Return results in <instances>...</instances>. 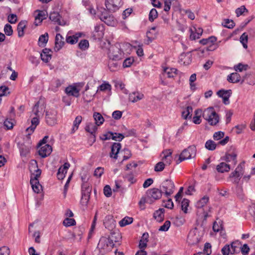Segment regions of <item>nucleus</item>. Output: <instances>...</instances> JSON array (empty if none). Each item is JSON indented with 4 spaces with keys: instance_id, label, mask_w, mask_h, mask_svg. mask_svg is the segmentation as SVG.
Wrapping results in <instances>:
<instances>
[{
    "instance_id": "nucleus-10",
    "label": "nucleus",
    "mask_w": 255,
    "mask_h": 255,
    "mask_svg": "<svg viewBox=\"0 0 255 255\" xmlns=\"http://www.w3.org/2000/svg\"><path fill=\"white\" fill-rule=\"evenodd\" d=\"M38 146L39 147L38 150L39 155L42 158H45L49 156L52 151V147L49 144H45Z\"/></svg>"
},
{
    "instance_id": "nucleus-59",
    "label": "nucleus",
    "mask_w": 255,
    "mask_h": 255,
    "mask_svg": "<svg viewBox=\"0 0 255 255\" xmlns=\"http://www.w3.org/2000/svg\"><path fill=\"white\" fill-rule=\"evenodd\" d=\"M4 31L6 35L11 36L13 33L12 26L9 24H5L4 27Z\"/></svg>"
},
{
    "instance_id": "nucleus-52",
    "label": "nucleus",
    "mask_w": 255,
    "mask_h": 255,
    "mask_svg": "<svg viewBox=\"0 0 255 255\" xmlns=\"http://www.w3.org/2000/svg\"><path fill=\"white\" fill-rule=\"evenodd\" d=\"M189 204V200L187 199L184 198L181 202V209L185 213H187Z\"/></svg>"
},
{
    "instance_id": "nucleus-15",
    "label": "nucleus",
    "mask_w": 255,
    "mask_h": 255,
    "mask_svg": "<svg viewBox=\"0 0 255 255\" xmlns=\"http://www.w3.org/2000/svg\"><path fill=\"white\" fill-rule=\"evenodd\" d=\"M50 19L60 25H64L65 22L61 19V16L58 12H51L49 14Z\"/></svg>"
},
{
    "instance_id": "nucleus-62",
    "label": "nucleus",
    "mask_w": 255,
    "mask_h": 255,
    "mask_svg": "<svg viewBox=\"0 0 255 255\" xmlns=\"http://www.w3.org/2000/svg\"><path fill=\"white\" fill-rule=\"evenodd\" d=\"M170 222L169 221H166L164 224L160 227L159 229V231H167L170 226Z\"/></svg>"
},
{
    "instance_id": "nucleus-4",
    "label": "nucleus",
    "mask_w": 255,
    "mask_h": 255,
    "mask_svg": "<svg viewBox=\"0 0 255 255\" xmlns=\"http://www.w3.org/2000/svg\"><path fill=\"white\" fill-rule=\"evenodd\" d=\"M146 194V202L148 203L151 204L154 201L161 198L162 192L161 191V189L153 188L148 190L147 191Z\"/></svg>"
},
{
    "instance_id": "nucleus-50",
    "label": "nucleus",
    "mask_w": 255,
    "mask_h": 255,
    "mask_svg": "<svg viewBox=\"0 0 255 255\" xmlns=\"http://www.w3.org/2000/svg\"><path fill=\"white\" fill-rule=\"evenodd\" d=\"M168 165L166 162L164 163L163 161L158 162L154 166V170L156 172H160L163 170L165 166Z\"/></svg>"
},
{
    "instance_id": "nucleus-63",
    "label": "nucleus",
    "mask_w": 255,
    "mask_h": 255,
    "mask_svg": "<svg viewBox=\"0 0 255 255\" xmlns=\"http://www.w3.org/2000/svg\"><path fill=\"white\" fill-rule=\"evenodd\" d=\"M14 124L12 120L6 119L4 122V126L6 129H11L13 128Z\"/></svg>"
},
{
    "instance_id": "nucleus-42",
    "label": "nucleus",
    "mask_w": 255,
    "mask_h": 255,
    "mask_svg": "<svg viewBox=\"0 0 255 255\" xmlns=\"http://www.w3.org/2000/svg\"><path fill=\"white\" fill-rule=\"evenodd\" d=\"M133 222V218L129 217H126L119 222L121 227H124L130 224Z\"/></svg>"
},
{
    "instance_id": "nucleus-8",
    "label": "nucleus",
    "mask_w": 255,
    "mask_h": 255,
    "mask_svg": "<svg viewBox=\"0 0 255 255\" xmlns=\"http://www.w3.org/2000/svg\"><path fill=\"white\" fill-rule=\"evenodd\" d=\"M41 175V172L37 171L35 176L30 178V183L32 188L35 193H39L42 190V186L40 184L38 178Z\"/></svg>"
},
{
    "instance_id": "nucleus-46",
    "label": "nucleus",
    "mask_w": 255,
    "mask_h": 255,
    "mask_svg": "<svg viewBox=\"0 0 255 255\" xmlns=\"http://www.w3.org/2000/svg\"><path fill=\"white\" fill-rule=\"evenodd\" d=\"M216 146L217 144L216 143L212 140H207L205 145V147L209 150H215L216 148Z\"/></svg>"
},
{
    "instance_id": "nucleus-58",
    "label": "nucleus",
    "mask_w": 255,
    "mask_h": 255,
    "mask_svg": "<svg viewBox=\"0 0 255 255\" xmlns=\"http://www.w3.org/2000/svg\"><path fill=\"white\" fill-rule=\"evenodd\" d=\"M221 252L223 255H229L230 254L233 255L230 248V245L228 244H227L224 246V247L221 250Z\"/></svg>"
},
{
    "instance_id": "nucleus-38",
    "label": "nucleus",
    "mask_w": 255,
    "mask_h": 255,
    "mask_svg": "<svg viewBox=\"0 0 255 255\" xmlns=\"http://www.w3.org/2000/svg\"><path fill=\"white\" fill-rule=\"evenodd\" d=\"M119 66V64L118 61L109 59L108 67L111 71L114 72L117 71L118 69Z\"/></svg>"
},
{
    "instance_id": "nucleus-11",
    "label": "nucleus",
    "mask_w": 255,
    "mask_h": 255,
    "mask_svg": "<svg viewBox=\"0 0 255 255\" xmlns=\"http://www.w3.org/2000/svg\"><path fill=\"white\" fill-rule=\"evenodd\" d=\"M57 112L55 110L47 111L46 113V121L47 123L50 126H53L56 123Z\"/></svg>"
},
{
    "instance_id": "nucleus-22",
    "label": "nucleus",
    "mask_w": 255,
    "mask_h": 255,
    "mask_svg": "<svg viewBox=\"0 0 255 255\" xmlns=\"http://www.w3.org/2000/svg\"><path fill=\"white\" fill-rule=\"evenodd\" d=\"M121 148V144L118 142H115L112 146L110 156L115 159L117 158V154Z\"/></svg>"
},
{
    "instance_id": "nucleus-25",
    "label": "nucleus",
    "mask_w": 255,
    "mask_h": 255,
    "mask_svg": "<svg viewBox=\"0 0 255 255\" xmlns=\"http://www.w3.org/2000/svg\"><path fill=\"white\" fill-rule=\"evenodd\" d=\"M21 156H26L29 152L30 147L29 145H25L23 143H17Z\"/></svg>"
},
{
    "instance_id": "nucleus-34",
    "label": "nucleus",
    "mask_w": 255,
    "mask_h": 255,
    "mask_svg": "<svg viewBox=\"0 0 255 255\" xmlns=\"http://www.w3.org/2000/svg\"><path fill=\"white\" fill-rule=\"evenodd\" d=\"M82 199L85 200V202L87 204L90 198V193L91 191V189L88 187H85V190H84V185H82Z\"/></svg>"
},
{
    "instance_id": "nucleus-19",
    "label": "nucleus",
    "mask_w": 255,
    "mask_h": 255,
    "mask_svg": "<svg viewBox=\"0 0 255 255\" xmlns=\"http://www.w3.org/2000/svg\"><path fill=\"white\" fill-rule=\"evenodd\" d=\"M80 89L77 88L75 86L70 85L65 89V93L69 96L78 97L80 95Z\"/></svg>"
},
{
    "instance_id": "nucleus-55",
    "label": "nucleus",
    "mask_w": 255,
    "mask_h": 255,
    "mask_svg": "<svg viewBox=\"0 0 255 255\" xmlns=\"http://www.w3.org/2000/svg\"><path fill=\"white\" fill-rule=\"evenodd\" d=\"M223 229L222 224L220 221H215L213 223V230L215 232H218Z\"/></svg>"
},
{
    "instance_id": "nucleus-31",
    "label": "nucleus",
    "mask_w": 255,
    "mask_h": 255,
    "mask_svg": "<svg viewBox=\"0 0 255 255\" xmlns=\"http://www.w3.org/2000/svg\"><path fill=\"white\" fill-rule=\"evenodd\" d=\"M216 169L219 172H228L230 169V166L226 163L221 162L217 166Z\"/></svg>"
},
{
    "instance_id": "nucleus-43",
    "label": "nucleus",
    "mask_w": 255,
    "mask_h": 255,
    "mask_svg": "<svg viewBox=\"0 0 255 255\" xmlns=\"http://www.w3.org/2000/svg\"><path fill=\"white\" fill-rule=\"evenodd\" d=\"M240 42L242 44L243 47L245 49L248 48V35L247 33H243L240 37Z\"/></svg>"
},
{
    "instance_id": "nucleus-29",
    "label": "nucleus",
    "mask_w": 255,
    "mask_h": 255,
    "mask_svg": "<svg viewBox=\"0 0 255 255\" xmlns=\"http://www.w3.org/2000/svg\"><path fill=\"white\" fill-rule=\"evenodd\" d=\"M241 80V76L237 72L231 73L227 77V80L230 83H236L239 82Z\"/></svg>"
},
{
    "instance_id": "nucleus-28",
    "label": "nucleus",
    "mask_w": 255,
    "mask_h": 255,
    "mask_svg": "<svg viewBox=\"0 0 255 255\" xmlns=\"http://www.w3.org/2000/svg\"><path fill=\"white\" fill-rule=\"evenodd\" d=\"M149 235L147 232L142 234L141 239H140L138 247L140 249H144L147 246V243L148 241Z\"/></svg>"
},
{
    "instance_id": "nucleus-45",
    "label": "nucleus",
    "mask_w": 255,
    "mask_h": 255,
    "mask_svg": "<svg viewBox=\"0 0 255 255\" xmlns=\"http://www.w3.org/2000/svg\"><path fill=\"white\" fill-rule=\"evenodd\" d=\"M209 39V45L208 47V50H214L216 49L217 46L213 44V43L216 41V38L214 36H211L208 38Z\"/></svg>"
},
{
    "instance_id": "nucleus-36",
    "label": "nucleus",
    "mask_w": 255,
    "mask_h": 255,
    "mask_svg": "<svg viewBox=\"0 0 255 255\" xmlns=\"http://www.w3.org/2000/svg\"><path fill=\"white\" fill-rule=\"evenodd\" d=\"M193 109L191 106H188L182 112V117L184 119H190L192 116Z\"/></svg>"
},
{
    "instance_id": "nucleus-12",
    "label": "nucleus",
    "mask_w": 255,
    "mask_h": 255,
    "mask_svg": "<svg viewBox=\"0 0 255 255\" xmlns=\"http://www.w3.org/2000/svg\"><path fill=\"white\" fill-rule=\"evenodd\" d=\"M231 90H220L217 92L218 96L223 99V102L225 105H229L230 104L229 98L231 97Z\"/></svg>"
},
{
    "instance_id": "nucleus-39",
    "label": "nucleus",
    "mask_w": 255,
    "mask_h": 255,
    "mask_svg": "<svg viewBox=\"0 0 255 255\" xmlns=\"http://www.w3.org/2000/svg\"><path fill=\"white\" fill-rule=\"evenodd\" d=\"M38 14L35 16V21H38L39 23H40L43 19L46 18L47 12L43 10H37Z\"/></svg>"
},
{
    "instance_id": "nucleus-49",
    "label": "nucleus",
    "mask_w": 255,
    "mask_h": 255,
    "mask_svg": "<svg viewBox=\"0 0 255 255\" xmlns=\"http://www.w3.org/2000/svg\"><path fill=\"white\" fill-rule=\"evenodd\" d=\"M237 157L236 152L233 151L228 152L226 154L225 159L227 162H230L232 160L234 161L236 160Z\"/></svg>"
},
{
    "instance_id": "nucleus-64",
    "label": "nucleus",
    "mask_w": 255,
    "mask_h": 255,
    "mask_svg": "<svg viewBox=\"0 0 255 255\" xmlns=\"http://www.w3.org/2000/svg\"><path fill=\"white\" fill-rule=\"evenodd\" d=\"M134 60L132 58H126L123 62V65L124 67H129L133 62Z\"/></svg>"
},
{
    "instance_id": "nucleus-32",
    "label": "nucleus",
    "mask_w": 255,
    "mask_h": 255,
    "mask_svg": "<svg viewBox=\"0 0 255 255\" xmlns=\"http://www.w3.org/2000/svg\"><path fill=\"white\" fill-rule=\"evenodd\" d=\"M244 162H242L239 164L236 168L235 170L232 172V176H234V175L235 174L236 175H238L242 176L244 173Z\"/></svg>"
},
{
    "instance_id": "nucleus-61",
    "label": "nucleus",
    "mask_w": 255,
    "mask_h": 255,
    "mask_svg": "<svg viewBox=\"0 0 255 255\" xmlns=\"http://www.w3.org/2000/svg\"><path fill=\"white\" fill-rule=\"evenodd\" d=\"M9 89L5 86H1L0 87V97L6 96L7 94L9 93L8 92Z\"/></svg>"
},
{
    "instance_id": "nucleus-16",
    "label": "nucleus",
    "mask_w": 255,
    "mask_h": 255,
    "mask_svg": "<svg viewBox=\"0 0 255 255\" xmlns=\"http://www.w3.org/2000/svg\"><path fill=\"white\" fill-rule=\"evenodd\" d=\"M85 130L87 132H88L91 134V138L92 139L93 142L95 141V140H96L95 133L97 130V125L95 124L90 123L88 124L86 126V127L85 128Z\"/></svg>"
},
{
    "instance_id": "nucleus-51",
    "label": "nucleus",
    "mask_w": 255,
    "mask_h": 255,
    "mask_svg": "<svg viewBox=\"0 0 255 255\" xmlns=\"http://www.w3.org/2000/svg\"><path fill=\"white\" fill-rule=\"evenodd\" d=\"M158 13L156 9L152 8L149 13V20L151 22L154 21L157 17Z\"/></svg>"
},
{
    "instance_id": "nucleus-60",
    "label": "nucleus",
    "mask_w": 255,
    "mask_h": 255,
    "mask_svg": "<svg viewBox=\"0 0 255 255\" xmlns=\"http://www.w3.org/2000/svg\"><path fill=\"white\" fill-rule=\"evenodd\" d=\"M203 252V254L206 255H210L211 254V245L210 243H206L205 244Z\"/></svg>"
},
{
    "instance_id": "nucleus-5",
    "label": "nucleus",
    "mask_w": 255,
    "mask_h": 255,
    "mask_svg": "<svg viewBox=\"0 0 255 255\" xmlns=\"http://www.w3.org/2000/svg\"><path fill=\"white\" fill-rule=\"evenodd\" d=\"M105 5L109 12H114L122 6L123 2L122 0H105Z\"/></svg>"
},
{
    "instance_id": "nucleus-57",
    "label": "nucleus",
    "mask_w": 255,
    "mask_h": 255,
    "mask_svg": "<svg viewBox=\"0 0 255 255\" xmlns=\"http://www.w3.org/2000/svg\"><path fill=\"white\" fill-rule=\"evenodd\" d=\"M245 12H248V10L244 5L241 6L240 7L237 8L236 10V13L237 17L242 15Z\"/></svg>"
},
{
    "instance_id": "nucleus-18",
    "label": "nucleus",
    "mask_w": 255,
    "mask_h": 255,
    "mask_svg": "<svg viewBox=\"0 0 255 255\" xmlns=\"http://www.w3.org/2000/svg\"><path fill=\"white\" fill-rule=\"evenodd\" d=\"M64 43V38L59 33L57 34L55 39L54 50L55 51L60 50L63 46Z\"/></svg>"
},
{
    "instance_id": "nucleus-21",
    "label": "nucleus",
    "mask_w": 255,
    "mask_h": 255,
    "mask_svg": "<svg viewBox=\"0 0 255 255\" xmlns=\"http://www.w3.org/2000/svg\"><path fill=\"white\" fill-rule=\"evenodd\" d=\"M172 151L170 149H166L161 153L162 160L166 162L168 165L171 164L172 157Z\"/></svg>"
},
{
    "instance_id": "nucleus-37",
    "label": "nucleus",
    "mask_w": 255,
    "mask_h": 255,
    "mask_svg": "<svg viewBox=\"0 0 255 255\" xmlns=\"http://www.w3.org/2000/svg\"><path fill=\"white\" fill-rule=\"evenodd\" d=\"M26 26V21H21L17 25V30L18 32V36L22 37L24 35V29Z\"/></svg>"
},
{
    "instance_id": "nucleus-6",
    "label": "nucleus",
    "mask_w": 255,
    "mask_h": 255,
    "mask_svg": "<svg viewBox=\"0 0 255 255\" xmlns=\"http://www.w3.org/2000/svg\"><path fill=\"white\" fill-rule=\"evenodd\" d=\"M174 184L171 180H166L162 182L160 186V189L162 193H164L166 196L168 197L174 192Z\"/></svg>"
},
{
    "instance_id": "nucleus-24",
    "label": "nucleus",
    "mask_w": 255,
    "mask_h": 255,
    "mask_svg": "<svg viewBox=\"0 0 255 255\" xmlns=\"http://www.w3.org/2000/svg\"><path fill=\"white\" fill-rule=\"evenodd\" d=\"M29 170L31 173V177L35 176L36 172L38 170L41 172V170L38 168L37 162L35 160H32L29 164Z\"/></svg>"
},
{
    "instance_id": "nucleus-23",
    "label": "nucleus",
    "mask_w": 255,
    "mask_h": 255,
    "mask_svg": "<svg viewBox=\"0 0 255 255\" xmlns=\"http://www.w3.org/2000/svg\"><path fill=\"white\" fill-rule=\"evenodd\" d=\"M163 74L165 76H167V77L170 78H173L176 75L177 70L173 68L163 67Z\"/></svg>"
},
{
    "instance_id": "nucleus-47",
    "label": "nucleus",
    "mask_w": 255,
    "mask_h": 255,
    "mask_svg": "<svg viewBox=\"0 0 255 255\" xmlns=\"http://www.w3.org/2000/svg\"><path fill=\"white\" fill-rule=\"evenodd\" d=\"M253 77V76L251 74H246L243 77L241 82H246L249 85H254L255 84V79H254V80H251Z\"/></svg>"
},
{
    "instance_id": "nucleus-27",
    "label": "nucleus",
    "mask_w": 255,
    "mask_h": 255,
    "mask_svg": "<svg viewBox=\"0 0 255 255\" xmlns=\"http://www.w3.org/2000/svg\"><path fill=\"white\" fill-rule=\"evenodd\" d=\"M165 210L163 208H160L156 210L153 214V217L157 222H161L164 218Z\"/></svg>"
},
{
    "instance_id": "nucleus-3",
    "label": "nucleus",
    "mask_w": 255,
    "mask_h": 255,
    "mask_svg": "<svg viewBox=\"0 0 255 255\" xmlns=\"http://www.w3.org/2000/svg\"><path fill=\"white\" fill-rule=\"evenodd\" d=\"M196 154V147L195 145H190L184 149L180 154L177 163L179 164L183 160L194 158Z\"/></svg>"
},
{
    "instance_id": "nucleus-17",
    "label": "nucleus",
    "mask_w": 255,
    "mask_h": 255,
    "mask_svg": "<svg viewBox=\"0 0 255 255\" xmlns=\"http://www.w3.org/2000/svg\"><path fill=\"white\" fill-rule=\"evenodd\" d=\"M104 140L112 138L113 140L119 141H121L125 137L122 133L112 132H109L108 134L104 135Z\"/></svg>"
},
{
    "instance_id": "nucleus-9",
    "label": "nucleus",
    "mask_w": 255,
    "mask_h": 255,
    "mask_svg": "<svg viewBox=\"0 0 255 255\" xmlns=\"http://www.w3.org/2000/svg\"><path fill=\"white\" fill-rule=\"evenodd\" d=\"M192 56L191 52L182 53L179 57V62L183 65H188L192 61Z\"/></svg>"
},
{
    "instance_id": "nucleus-44",
    "label": "nucleus",
    "mask_w": 255,
    "mask_h": 255,
    "mask_svg": "<svg viewBox=\"0 0 255 255\" xmlns=\"http://www.w3.org/2000/svg\"><path fill=\"white\" fill-rule=\"evenodd\" d=\"M82 117L80 116L76 117L73 122V127L72 129V133H74L78 129L79 126L82 121Z\"/></svg>"
},
{
    "instance_id": "nucleus-40",
    "label": "nucleus",
    "mask_w": 255,
    "mask_h": 255,
    "mask_svg": "<svg viewBox=\"0 0 255 255\" xmlns=\"http://www.w3.org/2000/svg\"><path fill=\"white\" fill-rule=\"evenodd\" d=\"M93 117L95 121V124L97 126L102 125L104 121V118L99 113H95L93 115Z\"/></svg>"
},
{
    "instance_id": "nucleus-53",
    "label": "nucleus",
    "mask_w": 255,
    "mask_h": 255,
    "mask_svg": "<svg viewBox=\"0 0 255 255\" xmlns=\"http://www.w3.org/2000/svg\"><path fill=\"white\" fill-rule=\"evenodd\" d=\"M63 224L66 227H70L76 224V221L74 219L67 218L63 222Z\"/></svg>"
},
{
    "instance_id": "nucleus-20",
    "label": "nucleus",
    "mask_w": 255,
    "mask_h": 255,
    "mask_svg": "<svg viewBox=\"0 0 255 255\" xmlns=\"http://www.w3.org/2000/svg\"><path fill=\"white\" fill-rule=\"evenodd\" d=\"M144 98V95L139 92H134L129 95V101L132 103H135L142 100Z\"/></svg>"
},
{
    "instance_id": "nucleus-41",
    "label": "nucleus",
    "mask_w": 255,
    "mask_h": 255,
    "mask_svg": "<svg viewBox=\"0 0 255 255\" xmlns=\"http://www.w3.org/2000/svg\"><path fill=\"white\" fill-rule=\"evenodd\" d=\"M197 31L196 32L194 33L192 31V29H191V33L190 36V38L191 40H195L196 39H198L200 38V36L202 35L203 32L202 29L199 28L198 29H195Z\"/></svg>"
},
{
    "instance_id": "nucleus-56",
    "label": "nucleus",
    "mask_w": 255,
    "mask_h": 255,
    "mask_svg": "<svg viewBox=\"0 0 255 255\" xmlns=\"http://www.w3.org/2000/svg\"><path fill=\"white\" fill-rule=\"evenodd\" d=\"M224 23L223 24V25L228 28H233L235 25V23L233 20L229 19H225Z\"/></svg>"
},
{
    "instance_id": "nucleus-1",
    "label": "nucleus",
    "mask_w": 255,
    "mask_h": 255,
    "mask_svg": "<svg viewBox=\"0 0 255 255\" xmlns=\"http://www.w3.org/2000/svg\"><path fill=\"white\" fill-rule=\"evenodd\" d=\"M108 55L110 59L115 61L121 60L125 57V53L121 49V44L119 43L110 46Z\"/></svg>"
},
{
    "instance_id": "nucleus-48",
    "label": "nucleus",
    "mask_w": 255,
    "mask_h": 255,
    "mask_svg": "<svg viewBox=\"0 0 255 255\" xmlns=\"http://www.w3.org/2000/svg\"><path fill=\"white\" fill-rule=\"evenodd\" d=\"M79 48L82 50H87L89 46V43L87 40L84 39L80 41L78 44Z\"/></svg>"
},
{
    "instance_id": "nucleus-26",
    "label": "nucleus",
    "mask_w": 255,
    "mask_h": 255,
    "mask_svg": "<svg viewBox=\"0 0 255 255\" xmlns=\"http://www.w3.org/2000/svg\"><path fill=\"white\" fill-rule=\"evenodd\" d=\"M51 50L48 48L43 49L40 54L41 60L44 62H48L51 59Z\"/></svg>"
},
{
    "instance_id": "nucleus-7",
    "label": "nucleus",
    "mask_w": 255,
    "mask_h": 255,
    "mask_svg": "<svg viewBox=\"0 0 255 255\" xmlns=\"http://www.w3.org/2000/svg\"><path fill=\"white\" fill-rule=\"evenodd\" d=\"M113 240L110 238L102 237L101 238L98 246L100 249L108 251L114 246Z\"/></svg>"
},
{
    "instance_id": "nucleus-35",
    "label": "nucleus",
    "mask_w": 255,
    "mask_h": 255,
    "mask_svg": "<svg viewBox=\"0 0 255 255\" xmlns=\"http://www.w3.org/2000/svg\"><path fill=\"white\" fill-rule=\"evenodd\" d=\"M208 201L209 197L207 196H204L196 202L195 206L197 208H202L206 205Z\"/></svg>"
},
{
    "instance_id": "nucleus-30",
    "label": "nucleus",
    "mask_w": 255,
    "mask_h": 255,
    "mask_svg": "<svg viewBox=\"0 0 255 255\" xmlns=\"http://www.w3.org/2000/svg\"><path fill=\"white\" fill-rule=\"evenodd\" d=\"M104 27L103 25H97L95 26V36L98 39L102 38L104 35Z\"/></svg>"
},
{
    "instance_id": "nucleus-33",
    "label": "nucleus",
    "mask_w": 255,
    "mask_h": 255,
    "mask_svg": "<svg viewBox=\"0 0 255 255\" xmlns=\"http://www.w3.org/2000/svg\"><path fill=\"white\" fill-rule=\"evenodd\" d=\"M48 40V34L45 33L40 36L38 39V45L40 47H44Z\"/></svg>"
},
{
    "instance_id": "nucleus-14",
    "label": "nucleus",
    "mask_w": 255,
    "mask_h": 255,
    "mask_svg": "<svg viewBox=\"0 0 255 255\" xmlns=\"http://www.w3.org/2000/svg\"><path fill=\"white\" fill-rule=\"evenodd\" d=\"M100 19L109 26H113L115 23V18L112 15L108 13H101L99 16Z\"/></svg>"
},
{
    "instance_id": "nucleus-54",
    "label": "nucleus",
    "mask_w": 255,
    "mask_h": 255,
    "mask_svg": "<svg viewBox=\"0 0 255 255\" xmlns=\"http://www.w3.org/2000/svg\"><path fill=\"white\" fill-rule=\"evenodd\" d=\"M249 68V66L247 64H243L242 63H239L237 65L234 66V69L236 71L242 72L243 70H246Z\"/></svg>"
},
{
    "instance_id": "nucleus-2",
    "label": "nucleus",
    "mask_w": 255,
    "mask_h": 255,
    "mask_svg": "<svg viewBox=\"0 0 255 255\" xmlns=\"http://www.w3.org/2000/svg\"><path fill=\"white\" fill-rule=\"evenodd\" d=\"M202 116L211 126H215L219 123V117L212 107L205 110Z\"/></svg>"
},
{
    "instance_id": "nucleus-13",
    "label": "nucleus",
    "mask_w": 255,
    "mask_h": 255,
    "mask_svg": "<svg viewBox=\"0 0 255 255\" xmlns=\"http://www.w3.org/2000/svg\"><path fill=\"white\" fill-rule=\"evenodd\" d=\"M31 126L28 127L26 131L28 132L27 135V137L28 138H30V135L34 132L36 127L39 124V117H34L32 118L31 121Z\"/></svg>"
}]
</instances>
